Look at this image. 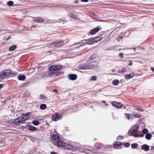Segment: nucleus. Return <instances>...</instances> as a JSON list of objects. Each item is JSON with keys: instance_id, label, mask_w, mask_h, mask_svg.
Wrapping results in <instances>:
<instances>
[{"instance_id": "f257e3e1", "label": "nucleus", "mask_w": 154, "mask_h": 154, "mask_svg": "<svg viewBox=\"0 0 154 154\" xmlns=\"http://www.w3.org/2000/svg\"><path fill=\"white\" fill-rule=\"evenodd\" d=\"M51 136L53 144L56 146L66 149H69L71 147V145L62 140L61 137L58 135L54 134Z\"/></svg>"}, {"instance_id": "f03ea898", "label": "nucleus", "mask_w": 154, "mask_h": 154, "mask_svg": "<svg viewBox=\"0 0 154 154\" xmlns=\"http://www.w3.org/2000/svg\"><path fill=\"white\" fill-rule=\"evenodd\" d=\"M65 40H60L57 41H54L52 43L48 44V46H53L57 48H59L63 46L66 42H65Z\"/></svg>"}, {"instance_id": "7ed1b4c3", "label": "nucleus", "mask_w": 154, "mask_h": 154, "mask_svg": "<svg viewBox=\"0 0 154 154\" xmlns=\"http://www.w3.org/2000/svg\"><path fill=\"white\" fill-rule=\"evenodd\" d=\"M11 73L10 69H7L2 71L0 72V81L8 78V75Z\"/></svg>"}, {"instance_id": "20e7f679", "label": "nucleus", "mask_w": 154, "mask_h": 154, "mask_svg": "<svg viewBox=\"0 0 154 154\" xmlns=\"http://www.w3.org/2000/svg\"><path fill=\"white\" fill-rule=\"evenodd\" d=\"M96 66L93 64H86L79 67V69L80 70H86L87 69H92L96 68Z\"/></svg>"}, {"instance_id": "39448f33", "label": "nucleus", "mask_w": 154, "mask_h": 154, "mask_svg": "<svg viewBox=\"0 0 154 154\" xmlns=\"http://www.w3.org/2000/svg\"><path fill=\"white\" fill-rule=\"evenodd\" d=\"M62 66L61 65H54L50 66L49 70L50 71H57L61 69Z\"/></svg>"}, {"instance_id": "423d86ee", "label": "nucleus", "mask_w": 154, "mask_h": 154, "mask_svg": "<svg viewBox=\"0 0 154 154\" xmlns=\"http://www.w3.org/2000/svg\"><path fill=\"white\" fill-rule=\"evenodd\" d=\"M101 40L100 36L99 35L98 36L96 37L93 39L88 41L87 42L88 45L92 44L94 43H96L100 41Z\"/></svg>"}, {"instance_id": "0eeeda50", "label": "nucleus", "mask_w": 154, "mask_h": 154, "mask_svg": "<svg viewBox=\"0 0 154 154\" xmlns=\"http://www.w3.org/2000/svg\"><path fill=\"white\" fill-rule=\"evenodd\" d=\"M62 117V116L61 114L56 113L52 116L51 119L54 121H57L61 119Z\"/></svg>"}, {"instance_id": "6e6552de", "label": "nucleus", "mask_w": 154, "mask_h": 154, "mask_svg": "<svg viewBox=\"0 0 154 154\" xmlns=\"http://www.w3.org/2000/svg\"><path fill=\"white\" fill-rule=\"evenodd\" d=\"M122 145V143L121 142L115 141L113 144L114 148L116 149H121Z\"/></svg>"}, {"instance_id": "1a4fd4ad", "label": "nucleus", "mask_w": 154, "mask_h": 154, "mask_svg": "<svg viewBox=\"0 0 154 154\" xmlns=\"http://www.w3.org/2000/svg\"><path fill=\"white\" fill-rule=\"evenodd\" d=\"M21 116H19L17 118L15 119L14 121V123L16 125H19L21 123H24V121H23Z\"/></svg>"}, {"instance_id": "9d476101", "label": "nucleus", "mask_w": 154, "mask_h": 154, "mask_svg": "<svg viewBox=\"0 0 154 154\" xmlns=\"http://www.w3.org/2000/svg\"><path fill=\"white\" fill-rule=\"evenodd\" d=\"M112 104L113 106L118 108H121L122 107V108L123 109H125L126 108V107L125 106H123L122 104L120 102L116 101L113 102L112 103Z\"/></svg>"}, {"instance_id": "9b49d317", "label": "nucleus", "mask_w": 154, "mask_h": 154, "mask_svg": "<svg viewBox=\"0 0 154 154\" xmlns=\"http://www.w3.org/2000/svg\"><path fill=\"white\" fill-rule=\"evenodd\" d=\"M31 114V112H29L26 113H23L22 114L21 117L23 118L22 119L23 121H24V122L26 120L28 119L29 118V114Z\"/></svg>"}, {"instance_id": "f8f14e48", "label": "nucleus", "mask_w": 154, "mask_h": 154, "mask_svg": "<svg viewBox=\"0 0 154 154\" xmlns=\"http://www.w3.org/2000/svg\"><path fill=\"white\" fill-rule=\"evenodd\" d=\"M68 78L70 80H74L77 79V76L76 74H71L68 75Z\"/></svg>"}, {"instance_id": "ddd939ff", "label": "nucleus", "mask_w": 154, "mask_h": 154, "mask_svg": "<svg viewBox=\"0 0 154 154\" xmlns=\"http://www.w3.org/2000/svg\"><path fill=\"white\" fill-rule=\"evenodd\" d=\"M99 30V28L98 27H97L91 30L90 31V33L91 35H94Z\"/></svg>"}, {"instance_id": "4468645a", "label": "nucleus", "mask_w": 154, "mask_h": 154, "mask_svg": "<svg viewBox=\"0 0 154 154\" xmlns=\"http://www.w3.org/2000/svg\"><path fill=\"white\" fill-rule=\"evenodd\" d=\"M34 20L35 22L40 23L43 22L44 21V20L42 18H40L39 17H36L34 18Z\"/></svg>"}, {"instance_id": "2eb2a0df", "label": "nucleus", "mask_w": 154, "mask_h": 154, "mask_svg": "<svg viewBox=\"0 0 154 154\" xmlns=\"http://www.w3.org/2000/svg\"><path fill=\"white\" fill-rule=\"evenodd\" d=\"M68 14L69 17L73 19L76 18V16L73 12H70Z\"/></svg>"}, {"instance_id": "dca6fc26", "label": "nucleus", "mask_w": 154, "mask_h": 154, "mask_svg": "<svg viewBox=\"0 0 154 154\" xmlns=\"http://www.w3.org/2000/svg\"><path fill=\"white\" fill-rule=\"evenodd\" d=\"M134 76L133 73H131L129 74H126L125 75V78L126 79H130L133 78Z\"/></svg>"}, {"instance_id": "f3484780", "label": "nucleus", "mask_w": 154, "mask_h": 154, "mask_svg": "<svg viewBox=\"0 0 154 154\" xmlns=\"http://www.w3.org/2000/svg\"><path fill=\"white\" fill-rule=\"evenodd\" d=\"M139 128V126L137 125H135L131 129L133 131L134 133H136L138 130Z\"/></svg>"}, {"instance_id": "a211bd4d", "label": "nucleus", "mask_w": 154, "mask_h": 154, "mask_svg": "<svg viewBox=\"0 0 154 154\" xmlns=\"http://www.w3.org/2000/svg\"><path fill=\"white\" fill-rule=\"evenodd\" d=\"M28 128H29V129L30 131H36L38 130V129L37 128L31 125H28Z\"/></svg>"}, {"instance_id": "6ab92c4d", "label": "nucleus", "mask_w": 154, "mask_h": 154, "mask_svg": "<svg viewBox=\"0 0 154 154\" xmlns=\"http://www.w3.org/2000/svg\"><path fill=\"white\" fill-rule=\"evenodd\" d=\"M141 148L143 150L147 151L149 150V146L146 144H144L142 146Z\"/></svg>"}, {"instance_id": "aec40b11", "label": "nucleus", "mask_w": 154, "mask_h": 154, "mask_svg": "<svg viewBox=\"0 0 154 154\" xmlns=\"http://www.w3.org/2000/svg\"><path fill=\"white\" fill-rule=\"evenodd\" d=\"M99 36H100L101 40L106 37V33L103 32H101L99 34Z\"/></svg>"}, {"instance_id": "412c9836", "label": "nucleus", "mask_w": 154, "mask_h": 154, "mask_svg": "<svg viewBox=\"0 0 154 154\" xmlns=\"http://www.w3.org/2000/svg\"><path fill=\"white\" fill-rule=\"evenodd\" d=\"M134 107L136 110L139 111H143L144 110L141 107H139L137 106H134Z\"/></svg>"}, {"instance_id": "4be33fe9", "label": "nucleus", "mask_w": 154, "mask_h": 154, "mask_svg": "<svg viewBox=\"0 0 154 154\" xmlns=\"http://www.w3.org/2000/svg\"><path fill=\"white\" fill-rule=\"evenodd\" d=\"M26 77L24 75H22L21 76H19L18 77V79L19 80L21 81H23L25 79Z\"/></svg>"}, {"instance_id": "5701e85b", "label": "nucleus", "mask_w": 154, "mask_h": 154, "mask_svg": "<svg viewBox=\"0 0 154 154\" xmlns=\"http://www.w3.org/2000/svg\"><path fill=\"white\" fill-rule=\"evenodd\" d=\"M17 46L16 45H13L11 46L9 48V51H14L16 48Z\"/></svg>"}, {"instance_id": "b1692460", "label": "nucleus", "mask_w": 154, "mask_h": 154, "mask_svg": "<svg viewBox=\"0 0 154 154\" xmlns=\"http://www.w3.org/2000/svg\"><path fill=\"white\" fill-rule=\"evenodd\" d=\"M46 96L43 94L40 95L39 96V99L41 100H45L47 99Z\"/></svg>"}, {"instance_id": "393cba45", "label": "nucleus", "mask_w": 154, "mask_h": 154, "mask_svg": "<svg viewBox=\"0 0 154 154\" xmlns=\"http://www.w3.org/2000/svg\"><path fill=\"white\" fill-rule=\"evenodd\" d=\"M46 105L45 104H42L40 105V108L41 109H45L46 108Z\"/></svg>"}, {"instance_id": "a878e982", "label": "nucleus", "mask_w": 154, "mask_h": 154, "mask_svg": "<svg viewBox=\"0 0 154 154\" xmlns=\"http://www.w3.org/2000/svg\"><path fill=\"white\" fill-rule=\"evenodd\" d=\"M152 137V135L150 133H148L146 135V138L147 140H150Z\"/></svg>"}, {"instance_id": "bb28decb", "label": "nucleus", "mask_w": 154, "mask_h": 154, "mask_svg": "<svg viewBox=\"0 0 154 154\" xmlns=\"http://www.w3.org/2000/svg\"><path fill=\"white\" fill-rule=\"evenodd\" d=\"M135 133H134L133 131H132L131 129H130L128 132V134L129 136H132Z\"/></svg>"}, {"instance_id": "cd10ccee", "label": "nucleus", "mask_w": 154, "mask_h": 154, "mask_svg": "<svg viewBox=\"0 0 154 154\" xmlns=\"http://www.w3.org/2000/svg\"><path fill=\"white\" fill-rule=\"evenodd\" d=\"M126 71V69L124 67L122 68L121 70H119L118 71V72L119 73H122L124 72H125Z\"/></svg>"}, {"instance_id": "c85d7f7f", "label": "nucleus", "mask_w": 154, "mask_h": 154, "mask_svg": "<svg viewBox=\"0 0 154 154\" xmlns=\"http://www.w3.org/2000/svg\"><path fill=\"white\" fill-rule=\"evenodd\" d=\"M119 83V81L117 79L114 80L112 82V84L114 85H116Z\"/></svg>"}, {"instance_id": "c756f323", "label": "nucleus", "mask_w": 154, "mask_h": 154, "mask_svg": "<svg viewBox=\"0 0 154 154\" xmlns=\"http://www.w3.org/2000/svg\"><path fill=\"white\" fill-rule=\"evenodd\" d=\"M32 123L35 125H39V122L37 120H34L32 122Z\"/></svg>"}, {"instance_id": "7c9ffc66", "label": "nucleus", "mask_w": 154, "mask_h": 154, "mask_svg": "<svg viewBox=\"0 0 154 154\" xmlns=\"http://www.w3.org/2000/svg\"><path fill=\"white\" fill-rule=\"evenodd\" d=\"M138 146V144L137 143H133L131 144V147L132 148H137Z\"/></svg>"}, {"instance_id": "2f4dec72", "label": "nucleus", "mask_w": 154, "mask_h": 154, "mask_svg": "<svg viewBox=\"0 0 154 154\" xmlns=\"http://www.w3.org/2000/svg\"><path fill=\"white\" fill-rule=\"evenodd\" d=\"M133 116L136 118H138L140 117V115L138 114V113L135 114L134 113H133Z\"/></svg>"}, {"instance_id": "473e14b6", "label": "nucleus", "mask_w": 154, "mask_h": 154, "mask_svg": "<svg viewBox=\"0 0 154 154\" xmlns=\"http://www.w3.org/2000/svg\"><path fill=\"white\" fill-rule=\"evenodd\" d=\"M97 77L96 76L93 75L91 77V79L92 81H96L97 80Z\"/></svg>"}, {"instance_id": "72a5a7b5", "label": "nucleus", "mask_w": 154, "mask_h": 154, "mask_svg": "<svg viewBox=\"0 0 154 154\" xmlns=\"http://www.w3.org/2000/svg\"><path fill=\"white\" fill-rule=\"evenodd\" d=\"M142 132L143 134H147L148 133V131L147 129H144L142 130Z\"/></svg>"}, {"instance_id": "f704fd0d", "label": "nucleus", "mask_w": 154, "mask_h": 154, "mask_svg": "<svg viewBox=\"0 0 154 154\" xmlns=\"http://www.w3.org/2000/svg\"><path fill=\"white\" fill-rule=\"evenodd\" d=\"M124 145L125 146V147H128L130 146V144L129 143L127 142L125 143L124 144Z\"/></svg>"}, {"instance_id": "c9c22d12", "label": "nucleus", "mask_w": 154, "mask_h": 154, "mask_svg": "<svg viewBox=\"0 0 154 154\" xmlns=\"http://www.w3.org/2000/svg\"><path fill=\"white\" fill-rule=\"evenodd\" d=\"M7 4L8 5L11 6L13 5V2L12 1H9L8 2Z\"/></svg>"}, {"instance_id": "e433bc0d", "label": "nucleus", "mask_w": 154, "mask_h": 154, "mask_svg": "<svg viewBox=\"0 0 154 154\" xmlns=\"http://www.w3.org/2000/svg\"><path fill=\"white\" fill-rule=\"evenodd\" d=\"M126 116L128 120H129L131 118V115L129 114H126Z\"/></svg>"}, {"instance_id": "4c0bfd02", "label": "nucleus", "mask_w": 154, "mask_h": 154, "mask_svg": "<svg viewBox=\"0 0 154 154\" xmlns=\"http://www.w3.org/2000/svg\"><path fill=\"white\" fill-rule=\"evenodd\" d=\"M123 138V137L121 135H119L117 137V139L119 140H122Z\"/></svg>"}, {"instance_id": "58836bf2", "label": "nucleus", "mask_w": 154, "mask_h": 154, "mask_svg": "<svg viewBox=\"0 0 154 154\" xmlns=\"http://www.w3.org/2000/svg\"><path fill=\"white\" fill-rule=\"evenodd\" d=\"M10 74H11L12 76H14L17 75V73L14 72H11V73Z\"/></svg>"}, {"instance_id": "ea45409f", "label": "nucleus", "mask_w": 154, "mask_h": 154, "mask_svg": "<svg viewBox=\"0 0 154 154\" xmlns=\"http://www.w3.org/2000/svg\"><path fill=\"white\" fill-rule=\"evenodd\" d=\"M122 38V37L120 35H118L117 36L118 39L120 40Z\"/></svg>"}, {"instance_id": "a19ab883", "label": "nucleus", "mask_w": 154, "mask_h": 154, "mask_svg": "<svg viewBox=\"0 0 154 154\" xmlns=\"http://www.w3.org/2000/svg\"><path fill=\"white\" fill-rule=\"evenodd\" d=\"M53 92H55L57 94H58V91L57 89H54L52 91Z\"/></svg>"}, {"instance_id": "79ce46f5", "label": "nucleus", "mask_w": 154, "mask_h": 154, "mask_svg": "<svg viewBox=\"0 0 154 154\" xmlns=\"http://www.w3.org/2000/svg\"><path fill=\"white\" fill-rule=\"evenodd\" d=\"M119 56L123 58L124 57L123 54L122 53H120L119 54Z\"/></svg>"}, {"instance_id": "37998d69", "label": "nucleus", "mask_w": 154, "mask_h": 154, "mask_svg": "<svg viewBox=\"0 0 154 154\" xmlns=\"http://www.w3.org/2000/svg\"><path fill=\"white\" fill-rule=\"evenodd\" d=\"M54 75H55V73L54 72H51L49 74V75L50 76H51Z\"/></svg>"}, {"instance_id": "c03bdc74", "label": "nucleus", "mask_w": 154, "mask_h": 154, "mask_svg": "<svg viewBox=\"0 0 154 154\" xmlns=\"http://www.w3.org/2000/svg\"><path fill=\"white\" fill-rule=\"evenodd\" d=\"M129 64H128V65L129 66H131L132 65L133 63L131 60L129 61Z\"/></svg>"}, {"instance_id": "a18cd8bd", "label": "nucleus", "mask_w": 154, "mask_h": 154, "mask_svg": "<svg viewBox=\"0 0 154 154\" xmlns=\"http://www.w3.org/2000/svg\"><path fill=\"white\" fill-rule=\"evenodd\" d=\"M133 136L135 137H139V135L138 134H134L133 135Z\"/></svg>"}, {"instance_id": "49530a36", "label": "nucleus", "mask_w": 154, "mask_h": 154, "mask_svg": "<svg viewBox=\"0 0 154 154\" xmlns=\"http://www.w3.org/2000/svg\"><path fill=\"white\" fill-rule=\"evenodd\" d=\"M89 0H81L82 2H87Z\"/></svg>"}, {"instance_id": "de8ad7c7", "label": "nucleus", "mask_w": 154, "mask_h": 154, "mask_svg": "<svg viewBox=\"0 0 154 154\" xmlns=\"http://www.w3.org/2000/svg\"><path fill=\"white\" fill-rule=\"evenodd\" d=\"M144 136V135L143 134H141L140 135V137H143V136Z\"/></svg>"}, {"instance_id": "09e8293b", "label": "nucleus", "mask_w": 154, "mask_h": 154, "mask_svg": "<svg viewBox=\"0 0 154 154\" xmlns=\"http://www.w3.org/2000/svg\"><path fill=\"white\" fill-rule=\"evenodd\" d=\"M51 154H57L55 152H51Z\"/></svg>"}, {"instance_id": "8fccbe9b", "label": "nucleus", "mask_w": 154, "mask_h": 154, "mask_svg": "<svg viewBox=\"0 0 154 154\" xmlns=\"http://www.w3.org/2000/svg\"><path fill=\"white\" fill-rule=\"evenodd\" d=\"M74 2L76 3H78L79 2V1L78 0H76Z\"/></svg>"}, {"instance_id": "3c124183", "label": "nucleus", "mask_w": 154, "mask_h": 154, "mask_svg": "<svg viewBox=\"0 0 154 154\" xmlns=\"http://www.w3.org/2000/svg\"><path fill=\"white\" fill-rule=\"evenodd\" d=\"M154 72V68H152L151 69Z\"/></svg>"}, {"instance_id": "603ef678", "label": "nucleus", "mask_w": 154, "mask_h": 154, "mask_svg": "<svg viewBox=\"0 0 154 154\" xmlns=\"http://www.w3.org/2000/svg\"><path fill=\"white\" fill-rule=\"evenodd\" d=\"M112 72H114L115 71V69H112Z\"/></svg>"}, {"instance_id": "864d4df0", "label": "nucleus", "mask_w": 154, "mask_h": 154, "mask_svg": "<svg viewBox=\"0 0 154 154\" xmlns=\"http://www.w3.org/2000/svg\"><path fill=\"white\" fill-rule=\"evenodd\" d=\"M136 48H134V51H135V50H136Z\"/></svg>"}, {"instance_id": "5fc2aeb1", "label": "nucleus", "mask_w": 154, "mask_h": 154, "mask_svg": "<svg viewBox=\"0 0 154 154\" xmlns=\"http://www.w3.org/2000/svg\"><path fill=\"white\" fill-rule=\"evenodd\" d=\"M58 75H60V73L59 72H58Z\"/></svg>"}, {"instance_id": "6e6d98bb", "label": "nucleus", "mask_w": 154, "mask_h": 154, "mask_svg": "<svg viewBox=\"0 0 154 154\" xmlns=\"http://www.w3.org/2000/svg\"><path fill=\"white\" fill-rule=\"evenodd\" d=\"M10 38V37H8V38H7V40H8V39H9Z\"/></svg>"}]
</instances>
